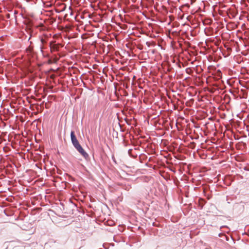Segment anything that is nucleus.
Here are the masks:
<instances>
[{
    "mask_svg": "<svg viewBox=\"0 0 249 249\" xmlns=\"http://www.w3.org/2000/svg\"><path fill=\"white\" fill-rule=\"evenodd\" d=\"M71 140L72 142V143L74 146L75 147L77 145H78L79 144L78 140L76 139V137L74 134V131H71Z\"/></svg>",
    "mask_w": 249,
    "mask_h": 249,
    "instance_id": "1",
    "label": "nucleus"
},
{
    "mask_svg": "<svg viewBox=\"0 0 249 249\" xmlns=\"http://www.w3.org/2000/svg\"><path fill=\"white\" fill-rule=\"evenodd\" d=\"M50 46L52 52L57 51L59 49V44H54L53 42H51Z\"/></svg>",
    "mask_w": 249,
    "mask_h": 249,
    "instance_id": "3",
    "label": "nucleus"
},
{
    "mask_svg": "<svg viewBox=\"0 0 249 249\" xmlns=\"http://www.w3.org/2000/svg\"><path fill=\"white\" fill-rule=\"evenodd\" d=\"M77 151L85 158L88 157V154L86 152L80 144H79L75 147Z\"/></svg>",
    "mask_w": 249,
    "mask_h": 249,
    "instance_id": "2",
    "label": "nucleus"
}]
</instances>
